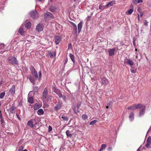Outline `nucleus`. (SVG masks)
I'll use <instances>...</instances> for the list:
<instances>
[{"label":"nucleus","mask_w":151,"mask_h":151,"mask_svg":"<svg viewBox=\"0 0 151 151\" xmlns=\"http://www.w3.org/2000/svg\"><path fill=\"white\" fill-rule=\"evenodd\" d=\"M128 109L133 110L140 109L139 111V116L141 117L143 116L145 114L146 109V106L144 105L139 104L137 105H135L132 107H128Z\"/></svg>","instance_id":"obj_1"},{"label":"nucleus","mask_w":151,"mask_h":151,"mask_svg":"<svg viewBox=\"0 0 151 151\" xmlns=\"http://www.w3.org/2000/svg\"><path fill=\"white\" fill-rule=\"evenodd\" d=\"M30 14L31 17L33 19L37 18L38 17V12L36 10L31 12Z\"/></svg>","instance_id":"obj_2"},{"label":"nucleus","mask_w":151,"mask_h":151,"mask_svg":"<svg viewBox=\"0 0 151 151\" xmlns=\"http://www.w3.org/2000/svg\"><path fill=\"white\" fill-rule=\"evenodd\" d=\"M9 62L13 65L17 64V59L14 57H10L8 58Z\"/></svg>","instance_id":"obj_3"},{"label":"nucleus","mask_w":151,"mask_h":151,"mask_svg":"<svg viewBox=\"0 0 151 151\" xmlns=\"http://www.w3.org/2000/svg\"><path fill=\"white\" fill-rule=\"evenodd\" d=\"M32 75L36 78L38 79L39 81L40 79L42 76V73L41 71L39 72V76H38L37 73L36 71L32 72Z\"/></svg>","instance_id":"obj_4"},{"label":"nucleus","mask_w":151,"mask_h":151,"mask_svg":"<svg viewBox=\"0 0 151 151\" xmlns=\"http://www.w3.org/2000/svg\"><path fill=\"white\" fill-rule=\"evenodd\" d=\"M36 124L37 122L35 120H31L28 121L27 123L28 125L31 127H33L34 126L36 125Z\"/></svg>","instance_id":"obj_5"},{"label":"nucleus","mask_w":151,"mask_h":151,"mask_svg":"<svg viewBox=\"0 0 151 151\" xmlns=\"http://www.w3.org/2000/svg\"><path fill=\"white\" fill-rule=\"evenodd\" d=\"M54 92L58 95L59 98H62V99L64 100L65 99V96H63L60 91L58 89H55L54 91Z\"/></svg>","instance_id":"obj_6"},{"label":"nucleus","mask_w":151,"mask_h":151,"mask_svg":"<svg viewBox=\"0 0 151 151\" xmlns=\"http://www.w3.org/2000/svg\"><path fill=\"white\" fill-rule=\"evenodd\" d=\"M47 91L46 89H45L43 92V95L42 96V99L43 100H47Z\"/></svg>","instance_id":"obj_7"},{"label":"nucleus","mask_w":151,"mask_h":151,"mask_svg":"<svg viewBox=\"0 0 151 151\" xmlns=\"http://www.w3.org/2000/svg\"><path fill=\"white\" fill-rule=\"evenodd\" d=\"M43 29V26L41 24H38L36 27V30L38 32H40L42 31Z\"/></svg>","instance_id":"obj_8"},{"label":"nucleus","mask_w":151,"mask_h":151,"mask_svg":"<svg viewBox=\"0 0 151 151\" xmlns=\"http://www.w3.org/2000/svg\"><path fill=\"white\" fill-rule=\"evenodd\" d=\"M62 104L61 101H59L56 106L55 107V109L56 110H58L60 109Z\"/></svg>","instance_id":"obj_9"},{"label":"nucleus","mask_w":151,"mask_h":151,"mask_svg":"<svg viewBox=\"0 0 151 151\" xmlns=\"http://www.w3.org/2000/svg\"><path fill=\"white\" fill-rule=\"evenodd\" d=\"M24 25H22L18 30V32L22 35H23L24 34L25 31L23 30V28L24 27Z\"/></svg>","instance_id":"obj_10"},{"label":"nucleus","mask_w":151,"mask_h":151,"mask_svg":"<svg viewBox=\"0 0 151 151\" xmlns=\"http://www.w3.org/2000/svg\"><path fill=\"white\" fill-rule=\"evenodd\" d=\"M151 143V137H149L147 138V143L146 144V147L147 148L150 147V145Z\"/></svg>","instance_id":"obj_11"},{"label":"nucleus","mask_w":151,"mask_h":151,"mask_svg":"<svg viewBox=\"0 0 151 151\" xmlns=\"http://www.w3.org/2000/svg\"><path fill=\"white\" fill-rule=\"evenodd\" d=\"M44 17L45 18L47 17L50 18H52L53 17V16L51 13L48 12H47L45 14Z\"/></svg>","instance_id":"obj_12"},{"label":"nucleus","mask_w":151,"mask_h":151,"mask_svg":"<svg viewBox=\"0 0 151 151\" xmlns=\"http://www.w3.org/2000/svg\"><path fill=\"white\" fill-rule=\"evenodd\" d=\"M15 87L14 86H13L10 90L9 94L12 95H13L15 93Z\"/></svg>","instance_id":"obj_13"},{"label":"nucleus","mask_w":151,"mask_h":151,"mask_svg":"<svg viewBox=\"0 0 151 151\" xmlns=\"http://www.w3.org/2000/svg\"><path fill=\"white\" fill-rule=\"evenodd\" d=\"M55 43L56 44H58L61 40V37L58 36H55Z\"/></svg>","instance_id":"obj_14"},{"label":"nucleus","mask_w":151,"mask_h":151,"mask_svg":"<svg viewBox=\"0 0 151 151\" xmlns=\"http://www.w3.org/2000/svg\"><path fill=\"white\" fill-rule=\"evenodd\" d=\"M70 24H71V25L73 26V29L74 31H75V33H76L77 32V26H76V25L75 24H74V23H73V22H70Z\"/></svg>","instance_id":"obj_15"},{"label":"nucleus","mask_w":151,"mask_h":151,"mask_svg":"<svg viewBox=\"0 0 151 151\" xmlns=\"http://www.w3.org/2000/svg\"><path fill=\"white\" fill-rule=\"evenodd\" d=\"M56 54V52H50L48 53V55L51 58H52L55 57V56Z\"/></svg>","instance_id":"obj_16"},{"label":"nucleus","mask_w":151,"mask_h":151,"mask_svg":"<svg viewBox=\"0 0 151 151\" xmlns=\"http://www.w3.org/2000/svg\"><path fill=\"white\" fill-rule=\"evenodd\" d=\"M101 82L103 84L106 85L108 83V81L105 78H103L101 79Z\"/></svg>","instance_id":"obj_17"},{"label":"nucleus","mask_w":151,"mask_h":151,"mask_svg":"<svg viewBox=\"0 0 151 151\" xmlns=\"http://www.w3.org/2000/svg\"><path fill=\"white\" fill-rule=\"evenodd\" d=\"M27 78L29 79V80L33 84H34L35 83V80L34 78H31V76L30 75H28L27 76Z\"/></svg>","instance_id":"obj_18"},{"label":"nucleus","mask_w":151,"mask_h":151,"mask_svg":"<svg viewBox=\"0 0 151 151\" xmlns=\"http://www.w3.org/2000/svg\"><path fill=\"white\" fill-rule=\"evenodd\" d=\"M82 27V22H80L78 25V33H80L81 31V29Z\"/></svg>","instance_id":"obj_19"},{"label":"nucleus","mask_w":151,"mask_h":151,"mask_svg":"<svg viewBox=\"0 0 151 151\" xmlns=\"http://www.w3.org/2000/svg\"><path fill=\"white\" fill-rule=\"evenodd\" d=\"M115 50V49L114 48L110 50L109 51V55L111 56L114 55V53Z\"/></svg>","instance_id":"obj_20"},{"label":"nucleus","mask_w":151,"mask_h":151,"mask_svg":"<svg viewBox=\"0 0 151 151\" xmlns=\"http://www.w3.org/2000/svg\"><path fill=\"white\" fill-rule=\"evenodd\" d=\"M133 9H131L128 11L126 12L125 14L127 15H129L131 14L133 12Z\"/></svg>","instance_id":"obj_21"},{"label":"nucleus","mask_w":151,"mask_h":151,"mask_svg":"<svg viewBox=\"0 0 151 151\" xmlns=\"http://www.w3.org/2000/svg\"><path fill=\"white\" fill-rule=\"evenodd\" d=\"M130 121H132L134 118V114L133 112L131 113L129 116Z\"/></svg>","instance_id":"obj_22"},{"label":"nucleus","mask_w":151,"mask_h":151,"mask_svg":"<svg viewBox=\"0 0 151 151\" xmlns=\"http://www.w3.org/2000/svg\"><path fill=\"white\" fill-rule=\"evenodd\" d=\"M37 113L38 115H40L43 114L44 111L42 109H40L37 111Z\"/></svg>","instance_id":"obj_23"},{"label":"nucleus","mask_w":151,"mask_h":151,"mask_svg":"<svg viewBox=\"0 0 151 151\" xmlns=\"http://www.w3.org/2000/svg\"><path fill=\"white\" fill-rule=\"evenodd\" d=\"M31 23L30 22H27L25 25V27L27 29H29L31 27Z\"/></svg>","instance_id":"obj_24"},{"label":"nucleus","mask_w":151,"mask_h":151,"mask_svg":"<svg viewBox=\"0 0 151 151\" xmlns=\"http://www.w3.org/2000/svg\"><path fill=\"white\" fill-rule=\"evenodd\" d=\"M66 134L68 137H71L72 136L69 130H68L66 131Z\"/></svg>","instance_id":"obj_25"},{"label":"nucleus","mask_w":151,"mask_h":151,"mask_svg":"<svg viewBox=\"0 0 151 151\" xmlns=\"http://www.w3.org/2000/svg\"><path fill=\"white\" fill-rule=\"evenodd\" d=\"M40 107V105L37 104H36L34 106V109L35 110H37Z\"/></svg>","instance_id":"obj_26"},{"label":"nucleus","mask_w":151,"mask_h":151,"mask_svg":"<svg viewBox=\"0 0 151 151\" xmlns=\"http://www.w3.org/2000/svg\"><path fill=\"white\" fill-rule=\"evenodd\" d=\"M127 63L129 65L132 66L134 64V63L130 59H127Z\"/></svg>","instance_id":"obj_27"},{"label":"nucleus","mask_w":151,"mask_h":151,"mask_svg":"<svg viewBox=\"0 0 151 151\" xmlns=\"http://www.w3.org/2000/svg\"><path fill=\"white\" fill-rule=\"evenodd\" d=\"M69 56H70V58H71V60H72L73 61V63H74L75 62V60H74V55L70 53L69 55Z\"/></svg>","instance_id":"obj_28"},{"label":"nucleus","mask_w":151,"mask_h":151,"mask_svg":"<svg viewBox=\"0 0 151 151\" xmlns=\"http://www.w3.org/2000/svg\"><path fill=\"white\" fill-rule=\"evenodd\" d=\"M28 101L30 103L32 104L33 102V99L32 97H29L28 99Z\"/></svg>","instance_id":"obj_29"},{"label":"nucleus","mask_w":151,"mask_h":151,"mask_svg":"<svg viewBox=\"0 0 151 151\" xmlns=\"http://www.w3.org/2000/svg\"><path fill=\"white\" fill-rule=\"evenodd\" d=\"M130 71L132 73H136L137 70L136 69H134V68L132 67L130 69Z\"/></svg>","instance_id":"obj_30"},{"label":"nucleus","mask_w":151,"mask_h":151,"mask_svg":"<svg viewBox=\"0 0 151 151\" xmlns=\"http://www.w3.org/2000/svg\"><path fill=\"white\" fill-rule=\"evenodd\" d=\"M55 8L54 6H51L49 8V9L51 12H53L55 10Z\"/></svg>","instance_id":"obj_31"},{"label":"nucleus","mask_w":151,"mask_h":151,"mask_svg":"<svg viewBox=\"0 0 151 151\" xmlns=\"http://www.w3.org/2000/svg\"><path fill=\"white\" fill-rule=\"evenodd\" d=\"M106 147V146L104 144L102 145H101V147L99 151H102L103 149H104Z\"/></svg>","instance_id":"obj_32"},{"label":"nucleus","mask_w":151,"mask_h":151,"mask_svg":"<svg viewBox=\"0 0 151 151\" xmlns=\"http://www.w3.org/2000/svg\"><path fill=\"white\" fill-rule=\"evenodd\" d=\"M5 95V93L3 92L1 93L0 94V98L1 99H3Z\"/></svg>","instance_id":"obj_33"},{"label":"nucleus","mask_w":151,"mask_h":151,"mask_svg":"<svg viewBox=\"0 0 151 151\" xmlns=\"http://www.w3.org/2000/svg\"><path fill=\"white\" fill-rule=\"evenodd\" d=\"M88 118V116L86 114H83L82 116V118L83 120H85Z\"/></svg>","instance_id":"obj_34"},{"label":"nucleus","mask_w":151,"mask_h":151,"mask_svg":"<svg viewBox=\"0 0 151 151\" xmlns=\"http://www.w3.org/2000/svg\"><path fill=\"white\" fill-rule=\"evenodd\" d=\"M97 122V121L96 120H94L93 121L91 122L90 123V125H93L95 124Z\"/></svg>","instance_id":"obj_35"},{"label":"nucleus","mask_w":151,"mask_h":151,"mask_svg":"<svg viewBox=\"0 0 151 151\" xmlns=\"http://www.w3.org/2000/svg\"><path fill=\"white\" fill-rule=\"evenodd\" d=\"M99 9H100L103 10L104 9V6H102V4H100V5L99 7Z\"/></svg>","instance_id":"obj_36"},{"label":"nucleus","mask_w":151,"mask_h":151,"mask_svg":"<svg viewBox=\"0 0 151 151\" xmlns=\"http://www.w3.org/2000/svg\"><path fill=\"white\" fill-rule=\"evenodd\" d=\"M30 70L31 72L32 73V72L36 71L35 69L32 66L30 68Z\"/></svg>","instance_id":"obj_37"},{"label":"nucleus","mask_w":151,"mask_h":151,"mask_svg":"<svg viewBox=\"0 0 151 151\" xmlns=\"http://www.w3.org/2000/svg\"><path fill=\"white\" fill-rule=\"evenodd\" d=\"M62 118H63L64 120L68 121V117H65L64 116H62Z\"/></svg>","instance_id":"obj_38"},{"label":"nucleus","mask_w":151,"mask_h":151,"mask_svg":"<svg viewBox=\"0 0 151 151\" xmlns=\"http://www.w3.org/2000/svg\"><path fill=\"white\" fill-rule=\"evenodd\" d=\"M24 149L23 147V146H20L18 150V151H22Z\"/></svg>","instance_id":"obj_39"},{"label":"nucleus","mask_w":151,"mask_h":151,"mask_svg":"<svg viewBox=\"0 0 151 151\" xmlns=\"http://www.w3.org/2000/svg\"><path fill=\"white\" fill-rule=\"evenodd\" d=\"M4 47V45L3 43H0V49H2Z\"/></svg>","instance_id":"obj_40"},{"label":"nucleus","mask_w":151,"mask_h":151,"mask_svg":"<svg viewBox=\"0 0 151 151\" xmlns=\"http://www.w3.org/2000/svg\"><path fill=\"white\" fill-rule=\"evenodd\" d=\"M10 111L12 113H15L14 109L12 107L10 109Z\"/></svg>","instance_id":"obj_41"},{"label":"nucleus","mask_w":151,"mask_h":151,"mask_svg":"<svg viewBox=\"0 0 151 151\" xmlns=\"http://www.w3.org/2000/svg\"><path fill=\"white\" fill-rule=\"evenodd\" d=\"M52 130V127L50 126H49L48 127V131L49 132H50Z\"/></svg>","instance_id":"obj_42"},{"label":"nucleus","mask_w":151,"mask_h":151,"mask_svg":"<svg viewBox=\"0 0 151 151\" xmlns=\"http://www.w3.org/2000/svg\"><path fill=\"white\" fill-rule=\"evenodd\" d=\"M112 1H110V2H109L106 5V6L107 7H109L110 6H111L112 5H111V4L112 3Z\"/></svg>","instance_id":"obj_43"},{"label":"nucleus","mask_w":151,"mask_h":151,"mask_svg":"<svg viewBox=\"0 0 151 151\" xmlns=\"http://www.w3.org/2000/svg\"><path fill=\"white\" fill-rule=\"evenodd\" d=\"M1 119V124H2V123H4V120L3 119V118H0Z\"/></svg>","instance_id":"obj_44"},{"label":"nucleus","mask_w":151,"mask_h":151,"mask_svg":"<svg viewBox=\"0 0 151 151\" xmlns=\"http://www.w3.org/2000/svg\"><path fill=\"white\" fill-rule=\"evenodd\" d=\"M34 90L36 91H38V87H35L34 88Z\"/></svg>","instance_id":"obj_45"},{"label":"nucleus","mask_w":151,"mask_h":151,"mask_svg":"<svg viewBox=\"0 0 151 151\" xmlns=\"http://www.w3.org/2000/svg\"><path fill=\"white\" fill-rule=\"evenodd\" d=\"M16 116L17 119L20 120L21 119L20 117L17 114H16Z\"/></svg>","instance_id":"obj_46"},{"label":"nucleus","mask_w":151,"mask_h":151,"mask_svg":"<svg viewBox=\"0 0 151 151\" xmlns=\"http://www.w3.org/2000/svg\"><path fill=\"white\" fill-rule=\"evenodd\" d=\"M143 1V0H138L137 3H142Z\"/></svg>","instance_id":"obj_47"},{"label":"nucleus","mask_w":151,"mask_h":151,"mask_svg":"<svg viewBox=\"0 0 151 151\" xmlns=\"http://www.w3.org/2000/svg\"><path fill=\"white\" fill-rule=\"evenodd\" d=\"M3 116H2V114L1 113V111H0V118H3Z\"/></svg>","instance_id":"obj_48"},{"label":"nucleus","mask_w":151,"mask_h":151,"mask_svg":"<svg viewBox=\"0 0 151 151\" xmlns=\"http://www.w3.org/2000/svg\"><path fill=\"white\" fill-rule=\"evenodd\" d=\"M112 148L111 147H109L108 149V151H111L112 150Z\"/></svg>","instance_id":"obj_49"},{"label":"nucleus","mask_w":151,"mask_h":151,"mask_svg":"<svg viewBox=\"0 0 151 151\" xmlns=\"http://www.w3.org/2000/svg\"><path fill=\"white\" fill-rule=\"evenodd\" d=\"M147 22L146 20H145L144 22V24L145 25H147Z\"/></svg>","instance_id":"obj_50"},{"label":"nucleus","mask_w":151,"mask_h":151,"mask_svg":"<svg viewBox=\"0 0 151 151\" xmlns=\"http://www.w3.org/2000/svg\"><path fill=\"white\" fill-rule=\"evenodd\" d=\"M142 147L141 146H140L139 148H138L137 150V151H140V148H141Z\"/></svg>","instance_id":"obj_51"},{"label":"nucleus","mask_w":151,"mask_h":151,"mask_svg":"<svg viewBox=\"0 0 151 151\" xmlns=\"http://www.w3.org/2000/svg\"><path fill=\"white\" fill-rule=\"evenodd\" d=\"M138 19L139 20V14H138Z\"/></svg>","instance_id":"obj_52"},{"label":"nucleus","mask_w":151,"mask_h":151,"mask_svg":"<svg viewBox=\"0 0 151 151\" xmlns=\"http://www.w3.org/2000/svg\"><path fill=\"white\" fill-rule=\"evenodd\" d=\"M133 44H134V45H135V43H134V41H133Z\"/></svg>","instance_id":"obj_53"},{"label":"nucleus","mask_w":151,"mask_h":151,"mask_svg":"<svg viewBox=\"0 0 151 151\" xmlns=\"http://www.w3.org/2000/svg\"><path fill=\"white\" fill-rule=\"evenodd\" d=\"M136 58H137V53L136 52Z\"/></svg>","instance_id":"obj_54"},{"label":"nucleus","mask_w":151,"mask_h":151,"mask_svg":"<svg viewBox=\"0 0 151 151\" xmlns=\"http://www.w3.org/2000/svg\"><path fill=\"white\" fill-rule=\"evenodd\" d=\"M106 108L107 109H108V108H109V106H106Z\"/></svg>","instance_id":"obj_55"},{"label":"nucleus","mask_w":151,"mask_h":151,"mask_svg":"<svg viewBox=\"0 0 151 151\" xmlns=\"http://www.w3.org/2000/svg\"><path fill=\"white\" fill-rule=\"evenodd\" d=\"M23 151H27V150H24Z\"/></svg>","instance_id":"obj_56"},{"label":"nucleus","mask_w":151,"mask_h":151,"mask_svg":"<svg viewBox=\"0 0 151 151\" xmlns=\"http://www.w3.org/2000/svg\"><path fill=\"white\" fill-rule=\"evenodd\" d=\"M135 50L136 51H137V48H136L135 49Z\"/></svg>","instance_id":"obj_57"},{"label":"nucleus","mask_w":151,"mask_h":151,"mask_svg":"<svg viewBox=\"0 0 151 151\" xmlns=\"http://www.w3.org/2000/svg\"><path fill=\"white\" fill-rule=\"evenodd\" d=\"M142 14H141V17H142Z\"/></svg>","instance_id":"obj_58"},{"label":"nucleus","mask_w":151,"mask_h":151,"mask_svg":"<svg viewBox=\"0 0 151 151\" xmlns=\"http://www.w3.org/2000/svg\"><path fill=\"white\" fill-rule=\"evenodd\" d=\"M1 83H2L1 82H0V86L1 84Z\"/></svg>","instance_id":"obj_59"},{"label":"nucleus","mask_w":151,"mask_h":151,"mask_svg":"<svg viewBox=\"0 0 151 151\" xmlns=\"http://www.w3.org/2000/svg\"><path fill=\"white\" fill-rule=\"evenodd\" d=\"M30 93H31V92H29V93L28 95H29Z\"/></svg>","instance_id":"obj_60"}]
</instances>
